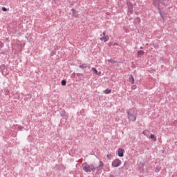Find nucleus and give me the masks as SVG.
<instances>
[{"mask_svg":"<svg viewBox=\"0 0 177 177\" xmlns=\"http://www.w3.org/2000/svg\"><path fill=\"white\" fill-rule=\"evenodd\" d=\"M108 62H109L110 63H113V64L117 63V62H115V61L113 60V59H109Z\"/></svg>","mask_w":177,"mask_h":177,"instance_id":"f8f14e48","label":"nucleus"},{"mask_svg":"<svg viewBox=\"0 0 177 177\" xmlns=\"http://www.w3.org/2000/svg\"><path fill=\"white\" fill-rule=\"evenodd\" d=\"M107 158H109V160H111V153H109L106 155Z\"/></svg>","mask_w":177,"mask_h":177,"instance_id":"4468645a","label":"nucleus"},{"mask_svg":"<svg viewBox=\"0 0 177 177\" xmlns=\"http://www.w3.org/2000/svg\"><path fill=\"white\" fill-rule=\"evenodd\" d=\"M149 138H150V139H152V140H153V142H156V140H157V137L156 136H154V134H151Z\"/></svg>","mask_w":177,"mask_h":177,"instance_id":"423d86ee","label":"nucleus"},{"mask_svg":"<svg viewBox=\"0 0 177 177\" xmlns=\"http://www.w3.org/2000/svg\"><path fill=\"white\" fill-rule=\"evenodd\" d=\"M121 164H122V162H121V160L117 158L112 162V167H113L114 168H118V167H120Z\"/></svg>","mask_w":177,"mask_h":177,"instance_id":"7ed1b4c3","label":"nucleus"},{"mask_svg":"<svg viewBox=\"0 0 177 177\" xmlns=\"http://www.w3.org/2000/svg\"><path fill=\"white\" fill-rule=\"evenodd\" d=\"M128 118L130 121H136L137 111L135 109H131L128 111Z\"/></svg>","mask_w":177,"mask_h":177,"instance_id":"f03ea898","label":"nucleus"},{"mask_svg":"<svg viewBox=\"0 0 177 177\" xmlns=\"http://www.w3.org/2000/svg\"><path fill=\"white\" fill-rule=\"evenodd\" d=\"M104 167V163L103 162L100 161V165L97 167H95L93 165H83V171L84 172H93L94 171H101V169Z\"/></svg>","mask_w":177,"mask_h":177,"instance_id":"f257e3e1","label":"nucleus"},{"mask_svg":"<svg viewBox=\"0 0 177 177\" xmlns=\"http://www.w3.org/2000/svg\"><path fill=\"white\" fill-rule=\"evenodd\" d=\"M3 44H2L1 41H0V49H1V48H3Z\"/></svg>","mask_w":177,"mask_h":177,"instance_id":"dca6fc26","label":"nucleus"},{"mask_svg":"<svg viewBox=\"0 0 177 177\" xmlns=\"http://www.w3.org/2000/svg\"><path fill=\"white\" fill-rule=\"evenodd\" d=\"M109 38L108 35H106V32H103V37H100V41H103L104 42H107Z\"/></svg>","mask_w":177,"mask_h":177,"instance_id":"20e7f679","label":"nucleus"},{"mask_svg":"<svg viewBox=\"0 0 177 177\" xmlns=\"http://www.w3.org/2000/svg\"><path fill=\"white\" fill-rule=\"evenodd\" d=\"M2 10H3V12H6V10H8V9H6V8H5V7H2Z\"/></svg>","mask_w":177,"mask_h":177,"instance_id":"2eb2a0df","label":"nucleus"},{"mask_svg":"<svg viewBox=\"0 0 177 177\" xmlns=\"http://www.w3.org/2000/svg\"><path fill=\"white\" fill-rule=\"evenodd\" d=\"M91 70H93V71H94V73L95 74H97V75H100V74L102 73V72H99V73H98L97 70L94 67L91 68Z\"/></svg>","mask_w":177,"mask_h":177,"instance_id":"6e6552de","label":"nucleus"},{"mask_svg":"<svg viewBox=\"0 0 177 177\" xmlns=\"http://www.w3.org/2000/svg\"><path fill=\"white\" fill-rule=\"evenodd\" d=\"M80 68H86V64H82L80 65Z\"/></svg>","mask_w":177,"mask_h":177,"instance_id":"9b49d317","label":"nucleus"},{"mask_svg":"<svg viewBox=\"0 0 177 177\" xmlns=\"http://www.w3.org/2000/svg\"><path fill=\"white\" fill-rule=\"evenodd\" d=\"M132 89H135V86H132Z\"/></svg>","mask_w":177,"mask_h":177,"instance_id":"6ab92c4d","label":"nucleus"},{"mask_svg":"<svg viewBox=\"0 0 177 177\" xmlns=\"http://www.w3.org/2000/svg\"><path fill=\"white\" fill-rule=\"evenodd\" d=\"M71 10H72V12H73V15H75V10L72 9Z\"/></svg>","mask_w":177,"mask_h":177,"instance_id":"f3484780","label":"nucleus"},{"mask_svg":"<svg viewBox=\"0 0 177 177\" xmlns=\"http://www.w3.org/2000/svg\"><path fill=\"white\" fill-rule=\"evenodd\" d=\"M143 55H145V51L143 50H139L138 52V56H143Z\"/></svg>","mask_w":177,"mask_h":177,"instance_id":"9d476101","label":"nucleus"},{"mask_svg":"<svg viewBox=\"0 0 177 177\" xmlns=\"http://www.w3.org/2000/svg\"><path fill=\"white\" fill-rule=\"evenodd\" d=\"M142 134H143V135H145V136H147V134H146V131H142Z\"/></svg>","mask_w":177,"mask_h":177,"instance_id":"a211bd4d","label":"nucleus"},{"mask_svg":"<svg viewBox=\"0 0 177 177\" xmlns=\"http://www.w3.org/2000/svg\"><path fill=\"white\" fill-rule=\"evenodd\" d=\"M119 157H124V149L119 148L118 150Z\"/></svg>","mask_w":177,"mask_h":177,"instance_id":"39448f33","label":"nucleus"},{"mask_svg":"<svg viewBox=\"0 0 177 177\" xmlns=\"http://www.w3.org/2000/svg\"><path fill=\"white\" fill-rule=\"evenodd\" d=\"M66 84H67V82H66V80H62V85L63 86H66Z\"/></svg>","mask_w":177,"mask_h":177,"instance_id":"ddd939ff","label":"nucleus"},{"mask_svg":"<svg viewBox=\"0 0 177 177\" xmlns=\"http://www.w3.org/2000/svg\"><path fill=\"white\" fill-rule=\"evenodd\" d=\"M103 92H104V93L105 95H109V94L111 93V90H110V89H106V90H104Z\"/></svg>","mask_w":177,"mask_h":177,"instance_id":"1a4fd4ad","label":"nucleus"},{"mask_svg":"<svg viewBox=\"0 0 177 177\" xmlns=\"http://www.w3.org/2000/svg\"><path fill=\"white\" fill-rule=\"evenodd\" d=\"M129 82L131 84H135V79L133 78V76L131 75V77L129 79Z\"/></svg>","mask_w":177,"mask_h":177,"instance_id":"0eeeda50","label":"nucleus"}]
</instances>
